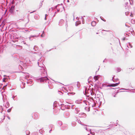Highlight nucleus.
<instances>
[{"instance_id": "f03ea898", "label": "nucleus", "mask_w": 135, "mask_h": 135, "mask_svg": "<svg viewBox=\"0 0 135 135\" xmlns=\"http://www.w3.org/2000/svg\"><path fill=\"white\" fill-rule=\"evenodd\" d=\"M86 104H88L90 107L94 108L95 107V104L93 98L91 97H86Z\"/></svg>"}, {"instance_id": "338daca9", "label": "nucleus", "mask_w": 135, "mask_h": 135, "mask_svg": "<svg viewBox=\"0 0 135 135\" xmlns=\"http://www.w3.org/2000/svg\"><path fill=\"white\" fill-rule=\"evenodd\" d=\"M3 88H4V87H3L2 88V89H3Z\"/></svg>"}, {"instance_id": "c03bdc74", "label": "nucleus", "mask_w": 135, "mask_h": 135, "mask_svg": "<svg viewBox=\"0 0 135 135\" xmlns=\"http://www.w3.org/2000/svg\"><path fill=\"white\" fill-rule=\"evenodd\" d=\"M122 89H123V90H128V89H124V88Z\"/></svg>"}, {"instance_id": "4be33fe9", "label": "nucleus", "mask_w": 135, "mask_h": 135, "mask_svg": "<svg viewBox=\"0 0 135 135\" xmlns=\"http://www.w3.org/2000/svg\"><path fill=\"white\" fill-rule=\"evenodd\" d=\"M77 86L78 88H79L80 86V83L79 82H77Z\"/></svg>"}, {"instance_id": "c756f323", "label": "nucleus", "mask_w": 135, "mask_h": 135, "mask_svg": "<svg viewBox=\"0 0 135 135\" xmlns=\"http://www.w3.org/2000/svg\"><path fill=\"white\" fill-rule=\"evenodd\" d=\"M74 105H71V109H74Z\"/></svg>"}, {"instance_id": "f3484780", "label": "nucleus", "mask_w": 135, "mask_h": 135, "mask_svg": "<svg viewBox=\"0 0 135 135\" xmlns=\"http://www.w3.org/2000/svg\"><path fill=\"white\" fill-rule=\"evenodd\" d=\"M25 84L23 83H22V84H21V88L22 89H23L24 88L25 86H24V85Z\"/></svg>"}, {"instance_id": "a878e982", "label": "nucleus", "mask_w": 135, "mask_h": 135, "mask_svg": "<svg viewBox=\"0 0 135 135\" xmlns=\"http://www.w3.org/2000/svg\"><path fill=\"white\" fill-rule=\"evenodd\" d=\"M72 94H73V95H74V94H75V93H68V94L69 95H71Z\"/></svg>"}, {"instance_id": "8fccbe9b", "label": "nucleus", "mask_w": 135, "mask_h": 135, "mask_svg": "<svg viewBox=\"0 0 135 135\" xmlns=\"http://www.w3.org/2000/svg\"><path fill=\"white\" fill-rule=\"evenodd\" d=\"M118 80V79H115V80Z\"/></svg>"}, {"instance_id": "6e6552de", "label": "nucleus", "mask_w": 135, "mask_h": 135, "mask_svg": "<svg viewBox=\"0 0 135 135\" xmlns=\"http://www.w3.org/2000/svg\"><path fill=\"white\" fill-rule=\"evenodd\" d=\"M64 21L63 20V19L60 20L59 22V25L60 26H62L64 24Z\"/></svg>"}, {"instance_id": "69168bd1", "label": "nucleus", "mask_w": 135, "mask_h": 135, "mask_svg": "<svg viewBox=\"0 0 135 135\" xmlns=\"http://www.w3.org/2000/svg\"><path fill=\"white\" fill-rule=\"evenodd\" d=\"M104 62V60L103 61V62Z\"/></svg>"}, {"instance_id": "de8ad7c7", "label": "nucleus", "mask_w": 135, "mask_h": 135, "mask_svg": "<svg viewBox=\"0 0 135 135\" xmlns=\"http://www.w3.org/2000/svg\"><path fill=\"white\" fill-rule=\"evenodd\" d=\"M125 39V37H124V38H123V40H124Z\"/></svg>"}, {"instance_id": "f257e3e1", "label": "nucleus", "mask_w": 135, "mask_h": 135, "mask_svg": "<svg viewBox=\"0 0 135 135\" xmlns=\"http://www.w3.org/2000/svg\"><path fill=\"white\" fill-rule=\"evenodd\" d=\"M39 73L41 75L42 77L38 79H37L38 81H40L41 83L45 82L49 80V79L47 77L46 72L45 71V68H42L40 69Z\"/></svg>"}, {"instance_id": "774afa93", "label": "nucleus", "mask_w": 135, "mask_h": 135, "mask_svg": "<svg viewBox=\"0 0 135 135\" xmlns=\"http://www.w3.org/2000/svg\"><path fill=\"white\" fill-rule=\"evenodd\" d=\"M98 33H96V34H98Z\"/></svg>"}, {"instance_id": "a211bd4d", "label": "nucleus", "mask_w": 135, "mask_h": 135, "mask_svg": "<svg viewBox=\"0 0 135 135\" xmlns=\"http://www.w3.org/2000/svg\"><path fill=\"white\" fill-rule=\"evenodd\" d=\"M73 127L75 126L76 125V123L75 122H73L71 123Z\"/></svg>"}, {"instance_id": "1a4fd4ad", "label": "nucleus", "mask_w": 135, "mask_h": 135, "mask_svg": "<svg viewBox=\"0 0 135 135\" xmlns=\"http://www.w3.org/2000/svg\"><path fill=\"white\" fill-rule=\"evenodd\" d=\"M75 112L76 114H78L80 111V109L78 108H75Z\"/></svg>"}, {"instance_id": "72a5a7b5", "label": "nucleus", "mask_w": 135, "mask_h": 135, "mask_svg": "<svg viewBox=\"0 0 135 135\" xmlns=\"http://www.w3.org/2000/svg\"><path fill=\"white\" fill-rule=\"evenodd\" d=\"M59 124L60 125H62V122H60V121H59Z\"/></svg>"}, {"instance_id": "20e7f679", "label": "nucleus", "mask_w": 135, "mask_h": 135, "mask_svg": "<svg viewBox=\"0 0 135 135\" xmlns=\"http://www.w3.org/2000/svg\"><path fill=\"white\" fill-rule=\"evenodd\" d=\"M92 89L90 88L88 89L86 88L85 89V94L87 97H89L90 95H92Z\"/></svg>"}, {"instance_id": "5701e85b", "label": "nucleus", "mask_w": 135, "mask_h": 135, "mask_svg": "<svg viewBox=\"0 0 135 135\" xmlns=\"http://www.w3.org/2000/svg\"><path fill=\"white\" fill-rule=\"evenodd\" d=\"M131 23L133 24H134L135 23V21L133 19H132L131 20Z\"/></svg>"}, {"instance_id": "13d9d810", "label": "nucleus", "mask_w": 135, "mask_h": 135, "mask_svg": "<svg viewBox=\"0 0 135 135\" xmlns=\"http://www.w3.org/2000/svg\"><path fill=\"white\" fill-rule=\"evenodd\" d=\"M26 79H27V76L26 77Z\"/></svg>"}, {"instance_id": "864d4df0", "label": "nucleus", "mask_w": 135, "mask_h": 135, "mask_svg": "<svg viewBox=\"0 0 135 135\" xmlns=\"http://www.w3.org/2000/svg\"><path fill=\"white\" fill-rule=\"evenodd\" d=\"M51 130H50L49 131V133H50V132H51Z\"/></svg>"}, {"instance_id": "39448f33", "label": "nucleus", "mask_w": 135, "mask_h": 135, "mask_svg": "<svg viewBox=\"0 0 135 135\" xmlns=\"http://www.w3.org/2000/svg\"><path fill=\"white\" fill-rule=\"evenodd\" d=\"M37 64L38 66L40 67L41 68H44L45 66L42 63V62L41 61H40V60H38L37 62Z\"/></svg>"}, {"instance_id": "e2e57ef3", "label": "nucleus", "mask_w": 135, "mask_h": 135, "mask_svg": "<svg viewBox=\"0 0 135 135\" xmlns=\"http://www.w3.org/2000/svg\"><path fill=\"white\" fill-rule=\"evenodd\" d=\"M101 19L102 20H103V19H102V18H101Z\"/></svg>"}, {"instance_id": "6ab92c4d", "label": "nucleus", "mask_w": 135, "mask_h": 135, "mask_svg": "<svg viewBox=\"0 0 135 135\" xmlns=\"http://www.w3.org/2000/svg\"><path fill=\"white\" fill-rule=\"evenodd\" d=\"M84 128L87 131H90L91 130V129L89 128L86 127H84Z\"/></svg>"}, {"instance_id": "603ef678", "label": "nucleus", "mask_w": 135, "mask_h": 135, "mask_svg": "<svg viewBox=\"0 0 135 135\" xmlns=\"http://www.w3.org/2000/svg\"><path fill=\"white\" fill-rule=\"evenodd\" d=\"M67 2H69V0H67Z\"/></svg>"}, {"instance_id": "a19ab883", "label": "nucleus", "mask_w": 135, "mask_h": 135, "mask_svg": "<svg viewBox=\"0 0 135 135\" xmlns=\"http://www.w3.org/2000/svg\"><path fill=\"white\" fill-rule=\"evenodd\" d=\"M128 4V2H126V3H125V5H126V6H127V5Z\"/></svg>"}, {"instance_id": "aec40b11", "label": "nucleus", "mask_w": 135, "mask_h": 135, "mask_svg": "<svg viewBox=\"0 0 135 135\" xmlns=\"http://www.w3.org/2000/svg\"><path fill=\"white\" fill-rule=\"evenodd\" d=\"M80 23H81L80 21H77L76 22L75 25L76 26H77L78 25L80 24Z\"/></svg>"}, {"instance_id": "bf43d9fd", "label": "nucleus", "mask_w": 135, "mask_h": 135, "mask_svg": "<svg viewBox=\"0 0 135 135\" xmlns=\"http://www.w3.org/2000/svg\"><path fill=\"white\" fill-rule=\"evenodd\" d=\"M101 19L102 20H103V19H102V18H101Z\"/></svg>"}, {"instance_id": "0e129e2a", "label": "nucleus", "mask_w": 135, "mask_h": 135, "mask_svg": "<svg viewBox=\"0 0 135 135\" xmlns=\"http://www.w3.org/2000/svg\"><path fill=\"white\" fill-rule=\"evenodd\" d=\"M101 19L102 20H103V19H102V18H101Z\"/></svg>"}, {"instance_id": "7ed1b4c3", "label": "nucleus", "mask_w": 135, "mask_h": 135, "mask_svg": "<svg viewBox=\"0 0 135 135\" xmlns=\"http://www.w3.org/2000/svg\"><path fill=\"white\" fill-rule=\"evenodd\" d=\"M56 8L57 9V11L58 12H59L60 11L61 12L62 11L63 9H64V7L63 6V4L61 3V4H58L57 5L54 7H52L51 8H49V11H52V10Z\"/></svg>"}, {"instance_id": "4468645a", "label": "nucleus", "mask_w": 135, "mask_h": 135, "mask_svg": "<svg viewBox=\"0 0 135 135\" xmlns=\"http://www.w3.org/2000/svg\"><path fill=\"white\" fill-rule=\"evenodd\" d=\"M12 98L14 100H17L18 98L16 95L13 96L12 97Z\"/></svg>"}, {"instance_id": "c85d7f7f", "label": "nucleus", "mask_w": 135, "mask_h": 135, "mask_svg": "<svg viewBox=\"0 0 135 135\" xmlns=\"http://www.w3.org/2000/svg\"><path fill=\"white\" fill-rule=\"evenodd\" d=\"M129 13V12H125V14L126 16H127Z\"/></svg>"}, {"instance_id": "4d7b16f0", "label": "nucleus", "mask_w": 135, "mask_h": 135, "mask_svg": "<svg viewBox=\"0 0 135 135\" xmlns=\"http://www.w3.org/2000/svg\"><path fill=\"white\" fill-rule=\"evenodd\" d=\"M113 80V79H112V80L114 81V80Z\"/></svg>"}, {"instance_id": "09e8293b", "label": "nucleus", "mask_w": 135, "mask_h": 135, "mask_svg": "<svg viewBox=\"0 0 135 135\" xmlns=\"http://www.w3.org/2000/svg\"><path fill=\"white\" fill-rule=\"evenodd\" d=\"M114 76H113V78H112V79H113L114 78Z\"/></svg>"}, {"instance_id": "f704fd0d", "label": "nucleus", "mask_w": 135, "mask_h": 135, "mask_svg": "<svg viewBox=\"0 0 135 135\" xmlns=\"http://www.w3.org/2000/svg\"><path fill=\"white\" fill-rule=\"evenodd\" d=\"M11 109H8L7 110V112H11Z\"/></svg>"}, {"instance_id": "f8f14e48", "label": "nucleus", "mask_w": 135, "mask_h": 135, "mask_svg": "<svg viewBox=\"0 0 135 135\" xmlns=\"http://www.w3.org/2000/svg\"><path fill=\"white\" fill-rule=\"evenodd\" d=\"M32 82V81L31 79L28 80L27 81V84H31Z\"/></svg>"}, {"instance_id": "b1692460", "label": "nucleus", "mask_w": 135, "mask_h": 135, "mask_svg": "<svg viewBox=\"0 0 135 135\" xmlns=\"http://www.w3.org/2000/svg\"><path fill=\"white\" fill-rule=\"evenodd\" d=\"M117 71L118 72H119L121 70L119 68H118L117 69Z\"/></svg>"}, {"instance_id": "0eeeda50", "label": "nucleus", "mask_w": 135, "mask_h": 135, "mask_svg": "<svg viewBox=\"0 0 135 135\" xmlns=\"http://www.w3.org/2000/svg\"><path fill=\"white\" fill-rule=\"evenodd\" d=\"M39 34L40 33H39L38 34V35H31L29 37V38L30 40H32V39H31V38H33V37H37L39 36Z\"/></svg>"}, {"instance_id": "393cba45", "label": "nucleus", "mask_w": 135, "mask_h": 135, "mask_svg": "<svg viewBox=\"0 0 135 135\" xmlns=\"http://www.w3.org/2000/svg\"><path fill=\"white\" fill-rule=\"evenodd\" d=\"M63 129H65L67 128V125H64V126H63Z\"/></svg>"}, {"instance_id": "58836bf2", "label": "nucleus", "mask_w": 135, "mask_h": 135, "mask_svg": "<svg viewBox=\"0 0 135 135\" xmlns=\"http://www.w3.org/2000/svg\"><path fill=\"white\" fill-rule=\"evenodd\" d=\"M125 26L126 27H129V26H128L127 25H126V24H125Z\"/></svg>"}, {"instance_id": "a18cd8bd", "label": "nucleus", "mask_w": 135, "mask_h": 135, "mask_svg": "<svg viewBox=\"0 0 135 135\" xmlns=\"http://www.w3.org/2000/svg\"><path fill=\"white\" fill-rule=\"evenodd\" d=\"M115 95H116V94L114 95H113V97H116Z\"/></svg>"}, {"instance_id": "473e14b6", "label": "nucleus", "mask_w": 135, "mask_h": 135, "mask_svg": "<svg viewBox=\"0 0 135 135\" xmlns=\"http://www.w3.org/2000/svg\"><path fill=\"white\" fill-rule=\"evenodd\" d=\"M128 34H130V33H128V32H127V33H124V35H128Z\"/></svg>"}, {"instance_id": "37998d69", "label": "nucleus", "mask_w": 135, "mask_h": 135, "mask_svg": "<svg viewBox=\"0 0 135 135\" xmlns=\"http://www.w3.org/2000/svg\"><path fill=\"white\" fill-rule=\"evenodd\" d=\"M35 11H33L32 12H31L30 13H33V12H35Z\"/></svg>"}, {"instance_id": "bb28decb", "label": "nucleus", "mask_w": 135, "mask_h": 135, "mask_svg": "<svg viewBox=\"0 0 135 135\" xmlns=\"http://www.w3.org/2000/svg\"><path fill=\"white\" fill-rule=\"evenodd\" d=\"M81 18L82 19V23L83 24H84V19L82 18V17H81Z\"/></svg>"}, {"instance_id": "ddd939ff", "label": "nucleus", "mask_w": 135, "mask_h": 135, "mask_svg": "<svg viewBox=\"0 0 135 135\" xmlns=\"http://www.w3.org/2000/svg\"><path fill=\"white\" fill-rule=\"evenodd\" d=\"M96 22L94 21H92V22H91V25L93 26H95L96 25Z\"/></svg>"}, {"instance_id": "7c9ffc66", "label": "nucleus", "mask_w": 135, "mask_h": 135, "mask_svg": "<svg viewBox=\"0 0 135 135\" xmlns=\"http://www.w3.org/2000/svg\"><path fill=\"white\" fill-rule=\"evenodd\" d=\"M1 112L2 113V112L3 111V109L2 108V106H1Z\"/></svg>"}, {"instance_id": "2f4dec72", "label": "nucleus", "mask_w": 135, "mask_h": 135, "mask_svg": "<svg viewBox=\"0 0 135 135\" xmlns=\"http://www.w3.org/2000/svg\"><path fill=\"white\" fill-rule=\"evenodd\" d=\"M39 132H40L41 134H42L43 132L41 130H39Z\"/></svg>"}, {"instance_id": "680f3d73", "label": "nucleus", "mask_w": 135, "mask_h": 135, "mask_svg": "<svg viewBox=\"0 0 135 135\" xmlns=\"http://www.w3.org/2000/svg\"><path fill=\"white\" fill-rule=\"evenodd\" d=\"M101 19L102 20H103V19H102V18H101Z\"/></svg>"}, {"instance_id": "5fc2aeb1", "label": "nucleus", "mask_w": 135, "mask_h": 135, "mask_svg": "<svg viewBox=\"0 0 135 135\" xmlns=\"http://www.w3.org/2000/svg\"><path fill=\"white\" fill-rule=\"evenodd\" d=\"M44 33V31H43V34Z\"/></svg>"}, {"instance_id": "2eb2a0df", "label": "nucleus", "mask_w": 135, "mask_h": 135, "mask_svg": "<svg viewBox=\"0 0 135 135\" xmlns=\"http://www.w3.org/2000/svg\"><path fill=\"white\" fill-rule=\"evenodd\" d=\"M115 84H112L110 85L107 86H111V87H114L115 86Z\"/></svg>"}, {"instance_id": "49530a36", "label": "nucleus", "mask_w": 135, "mask_h": 135, "mask_svg": "<svg viewBox=\"0 0 135 135\" xmlns=\"http://www.w3.org/2000/svg\"><path fill=\"white\" fill-rule=\"evenodd\" d=\"M111 2H113L114 0H110Z\"/></svg>"}, {"instance_id": "052dcab7", "label": "nucleus", "mask_w": 135, "mask_h": 135, "mask_svg": "<svg viewBox=\"0 0 135 135\" xmlns=\"http://www.w3.org/2000/svg\"><path fill=\"white\" fill-rule=\"evenodd\" d=\"M101 19L102 20H103V19H102V18H101Z\"/></svg>"}, {"instance_id": "79ce46f5", "label": "nucleus", "mask_w": 135, "mask_h": 135, "mask_svg": "<svg viewBox=\"0 0 135 135\" xmlns=\"http://www.w3.org/2000/svg\"><path fill=\"white\" fill-rule=\"evenodd\" d=\"M41 36L42 37H44V36L43 35V34H42L41 35Z\"/></svg>"}, {"instance_id": "e433bc0d", "label": "nucleus", "mask_w": 135, "mask_h": 135, "mask_svg": "<svg viewBox=\"0 0 135 135\" xmlns=\"http://www.w3.org/2000/svg\"><path fill=\"white\" fill-rule=\"evenodd\" d=\"M46 16H47V15H46V14L45 15V20H46Z\"/></svg>"}, {"instance_id": "4c0bfd02", "label": "nucleus", "mask_w": 135, "mask_h": 135, "mask_svg": "<svg viewBox=\"0 0 135 135\" xmlns=\"http://www.w3.org/2000/svg\"><path fill=\"white\" fill-rule=\"evenodd\" d=\"M128 44L131 47H132V46L130 45V43H128Z\"/></svg>"}, {"instance_id": "412c9836", "label": "nucleus", "mask_w": 135, "mask_h": 135, "mask_svg": "<svg viewBox=\"0 0 135 135\" xmlns=\"http://www.w3.org/2000/svg\"><path fill=\"white\" fill-rule=\"evenodd\" d=\"M26 135H28L30 134V132L28 131H26Z\"/></svg>"}, {"instance_id": "dca6fc26", "label": "nucleus", "mask_w": 135, "mask_h": 135, "mask_svg": "<svg viewBox=\"0 0 135 135\" xmlns=\"http://www.w3.org/2000/svg\"><path fill=\"white\" fill-rule=\"evenodd\" d=\"M94 79L95 80V81L98 80V76H95L94 77Z\"/></svg>"}, {"instance_id": "3c124183", "label": "nucleus", "mask_w": 135, "mask_h": 135, "mask_svg": "<svg viewBox=\"0 0 135 135\" xmlns=\"http://www.w3.org/2000/svg\"><path fill=\"white\" fill-rule=\"evenodd\" d=\"M25 31L26 32H27V31H28V32L29 31L28 30H25Z\"/></svg>"}, {"instance_id": "9b49d317", "label": "nucleus", "mask_w": 135, "mask_h": 135, "mask_svg": "<svg viewBox=\"0 0 135 135\" xmlns=\"http://www.w3.org/2000/svg\"><path fill=\"white\" fill-rule=\"evenodd\" d=\"M76 121L78 122V123L80 124H81L82 125H83V126H86V125H84V124H82L81 122L80 121L79 119H77L76 120Z\"/></svg>"}, {"instance_id": "6e6d98bb", "label": "nucleus", "mask_w": 135, "mask_h": 135, "mask_svg": "<svg viewBox=\"0 0 135 135\" xmlns=\"http://www.w3.org/2000/svg\"><path fill=\"white\" fill-rule=\"evenodd\" d=\"M130 16H132V14H131V15H130Z\"/></svg>"}, {"instance_id": "c9c22d12", "label": "nucleus", "mask_w": 135, "mask_h": 135, "mask_svg": "<svg viewBox=\"0 0 135 135\" xmlns=\"http://www.w3.org/2000/svg\"><path fill=\"white\" fill-rule=\"evenodd\" d=\"M119 82L118 83H116L115 84V86H116L117 85H118L119 84Z\"/></svg>"}, {"instance_id": "ea45409f", "label": "nucleus", "mask_w": 135, "mask_h": 135, "mask_svg": "<svg viewBox=\"0 0 135 135\" xmlns=\"http://www.w3.org/2000/svg\"><path fill=\"white\" fill-rule=\"evenodd\" d=\"M7 104L8 107H9L8 105H9L8 102H7Z\"/></svg>"}, {"instance_id": "cd10ccee", "label": "nucleus", "mask_w": 135, "mask_h": 135, "mask_svg": "<svg viewBox=\"0 0 135 135\" xmlns=\"http://www.w3.org/2000/svg\"><path fill=\"white\" fill-rule=\"evenodd\" d=\"M133 32V30L132 29H131V30L130 31H129V32H130L132 34H133L132 33V32Z\"/></svg>"}, {"instance_id": "9d476101", "label": "nucleus", "mask_w": 135, "mask_h": 135, "mask_svg": "<svg viewBox=\"0 0 135 135\" xmlns=\"http://www.w3.org/2000/svg\"><path fill=\"white\" fill-rule=\"evenodd\" d=\"M15 6H11V8H10V11L11 12H13Z\"/></svg>"}, {"instance_id": "423d86ee", "label": "nucleus", "mask_w": 135, "mask_h": 135, "mask_svg": "<svg viewBox=\"0 0 135 135\" xmlns=\"http://www.w3.org/2000/svg\"><path fill=\"white\" fill-rule=\"evenodd\" d=\"M79 116L80 117L85 118L86 116V114L84 113H81L79 114Z\"/></svg>"}]
</instances>
